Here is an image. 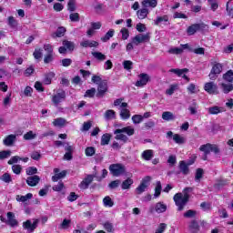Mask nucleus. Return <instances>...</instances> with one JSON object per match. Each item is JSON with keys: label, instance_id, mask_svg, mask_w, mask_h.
Segmentation results:
<instances>
[{"label": "nucleus", "instance_id": "1", "mask_svg": "<svg viewBox=\"0 0 233 233\" xmlns=\"http://www.w3.org/2000/svg\"><path fill=\"white\" fill-rule=\"evenodd\" d=\"M189 192H192V187H185L182 193H177L174 196L173 199L179 212H181L187 206V203H188L190 199Z\"/></svg>", "mask_w": 233, "mask_h": 233}, {"label": "nucleus", "instance_id": "2", "mask_svg": "<svg viewBox=\"0 0 233 233\" xmlns=\"http://www.w3.org/2000/svg\"><path fill=\"white\" fill-rule=\"evenodd\" d=\"M211 71L208 75V77L211 81H216L219 76L223 72V64L218 62L211 63Z\"/></svg>", "mask_w": 233, "mask_h": 233}, {"label": "nucleus", "instance_id": "3", "mask_svg": "<svg viewBox=\"0 0 233 233\" xmlns=\"http://www.w3.org/2000/svg\"><path fill=\"white\" fill-rule=\"evenodd\" d=\"M109 170L116 177H119V176L127 174V167L123 164H112L109 166Z\"/></svg>", "mask_w": 233, "mask_h": 233}, {"label": "nucleus", "instance_id": "4", "mask_svg": "<svg viewBox=\"0 0 233 233\" xmlns=\"http://www.w3.org/2000/svg\"><path fill=\"white\" fill-rule=\"evenodd\" d=\"M199 151L204 152V154H206V156H208V154H210V152H214V154H219V152H220L219 147H218V145L210 144V143H208L206 145H202L199 147Z\"/></svg>", "mask_w": 233, "mask_h": 233}, {"label": "nucleus", "instance_id": "5", "mask_svg": "<svg viewBox=\"0 0 233 233\" xmlns=\"http://www.w3.org/2000/svg\"><path fill=\"white\" fill-rule=\"evenodd\" d=\"M207 28H208V25L205 23L193 24L187 27V33L189 35H194L196 32H203L204 30H207Z\"/></svg>", "mask_w": 233, "mask_h": 233}, {"label": "nucleus", "instance_id": "6", "mask_svg": "<svg viewBox=\"0 0 233 233\" xmlns=\"http://www.w3.org/2000/svg\"><path fill=\"white\" fill-rule=\"evenodd\" d=\"M148 41H150V33L138 34L132 38V43L136 45V46H138L141 43H148Z\"/></svg>", "mask_w": 233, "mask_h": 233}, {"label": "nucleus", "instance_id": "7", "mask_svg": "<svg viewBox=\"0 0 233 233\" xmlns=\"http://www.w3.org/2000/svg\"><path fill=\"white\" fill-rule=\"evenodd\" d=\"M151 179H152V177H150V176L145 177L142 179L140 185L136 188V193L138 195L143 194V192H145L147 190V188H148Z\"/></svg>", "mask_w": 233, "mask_h": 233}, {"label": "nucleus", "instance_id": "8", "mask_svg": "<svg viewBox=\"0 0 233 233\" xmlns=\"http://www.w3.org/2000/svg\"><path fill=\"white\" fill-rule=\"evenodd\" d=\"M204 90L211 96H218L219 94V88L215 82H207L204 86Z\"/></svg>", "mask_w": 233, "mask_h": 233}, {"label": "nucleus", "instance_id": "9", "mask_svg": "<svg viewBox=\"0 0 233 233\" xmlns=\"http://www.w3.org/2000/svg\"><path fill=\"white\" fill-rule=\"evenodd\" d=\"M107 91H108V82H106V80H103L98 84L96 97H103Z\"/></svg>", "mask_w": 233, "mask_h": 233}, {"label": "nucleus", "instance_id": "10", "mask_svg": "<svg viewBox=\"0 0 233 233\" xmlns=\"http://www.w3.org/2000/svg\"><path fill=\"white\" fill-rule=\"evenodd\" d=\"M65 99H66V92H65V90H59L56 95L53 96L52 102L54 105L57 106Z\"/></svg>", "mask_w": 233, "mask_h": 233}, {"label": "nucleus", "instance_id": "11", "mask_svg": "<svg viewBox=\"0 0 233 233\" xmlns=\"http://www.w3.org/2000/svg\"><path fill=\"white\" fill-rule=\"evenodd\" d=\"M37 225H39V219H35L33 223L28 219L23 223L24 228L29 232H34L37 228Z\"/></svg>", "mask_w": 233, "mask_h": 233}, {"label": "nucleus", "instance_id": "12", "mask_svg": "<svg viewBox=\"0 0 233 233\" xmlns=\"http://www.w3.org/2000/svg\"><path fill=\"white\" fill-rule=\"evenodd\" d=\"M92 181H94V176L87 175L79 184V188H81L82 190H86V188L90 187Z\"/></svg>", "mask_w": 233, "mask_h": 233}, {"label": "nucleus", "instance_id": "13", "mask_svg": "<svg viewBox=\"0 0 233 233\" xmlns=\"http://www.w3.org/2000/svg\"><path fill=\"white\" fill-rule=\"evenodd\" d=\"M150 81V76L147 74L142 73L139 75V80L136 82V86H145Z\"/></svg>", "mask_w": 233, "mask_h": 233}, {"label": "nucleus", "instance_id": "14", "mask_svg": "<svg viewBox=\"0 0 233 233\" xmlns=\"http://www.w3.org/2000/svg\"><path fill=\"white\" fill-rule=\"evenodd\" d=\"M40 181L41 177H39L37 175H34L26 178V183L29 187H37Z\"/></svg>", "mask_w": 233, "mask_h": 233}, {"label": "nucleus", "instance_id": "15", "mask_svg": "<svg viewBox=\"0 0 233 233\" xmlns=\"http://www.w3.org/2000/svg\"><path fill=\"white\" fill-rule=\"evenodd\" d=\"M6 225H9V227H17V225H19V222L15 219V215L14 213L7 212Z\"/></svg>", "mask_w": 233, "mask_h": 233}, {"label": "nucleus", "instance_id": "16", "mask_svg": "<svg viewBox=\"0 0 233 233\" xmlns=\"http://www.w3.org/2000/svg\"><path fill=\"white\" fill-rule=\"evenodd\" d=\"M114 134H127L128 136H134L135 130L132 127H126L121 129H116Z\"/></svg>", "mask_w": 233, "mask_h": 233}, {"label": "nucleus", "instance_id": "17", "mask_svg": "<svg viewBox=\"0 0 233 233\" xmlns=\"http://www.w3.org/2000/svg\"><path fill=\"white\" fill-rule=\"evenodd\" d=\"M80 46L83 48H96L99 46V43L97 41H90V40H84L80 43Z\"/></svg>", "mask_w": 233, "mask_h": 233}, {"label": "nucleus", "instance_id": "18", "mask_svg": "<svg viewBox=\"0 0 233 233\" xmlns=\"http://www.w3.org/2000/svg\"><path fill=\"white\" fill-rule=\"evenodd\" d=\"M193 163H194V161L189 162L187 164L185 161H180L179 162L180 172H182V174H184V176H187L188 174V172H190V169H188V167H190V165H192Z\"/></svg>", "mask_w": 233, "mask_h": 233}, {"label": "nucleus", "instance_id": "19", "mask_svg": "<svg viewBox=\"0 0 233 233\" xmlns=\"http://www.w3.org/2000/svg\"><path fill=\"white\" fill-rule=\"evenodd\" d=\"M141 5L144 8H156L157 6V0H143Z\"/></svg>", "mask_w": 233, "mask_h": 233}, {"label": "nucleus", "instance_id": "20", "mask_svg": "<svg viewBox=\"0 0 233 233\" xmlns=\"http://www.w3.org/2000/svg\"><path fill=\"white\" fill-rule=\"evenodd\" d=\"M16 136L15 135H8L3 141L5 147H12L14 143H15Z\"/></svg>", "mask_w": 233, "mask_h": 233}, {"label": "nucleus", "instance_id": "21", "mask_svg": "<svg viewBox=\"0 0 233 233\" xmlns=\"http://www.w3.org/2000/svg\"><path fill=\"white\" fill-rule=\"evenodd\" d=\"M208 112L212 116H217L218 114H221L222 112H225V108L215 106L208 108Z\"/></svg>", "mask_w": 233, "mask_h": 233}, {"label": "nucleus", "instance_id": "22", "mask_svg": "<svg viewBox=\"0 0 233 233\" xmlns=\"http://www.w3.org/2000/svg\"><path fill=\"white\" fill-rule=\"evenodd\" d=\"M142 159H145V161H150L154 157V150L152 149H147L141 154Z\"/></svg>", "mask_w": 233, "mask_h": 233}, {"label": "nucleus", "instance_id": "23", "mask_svg": "<svg viewBox=\"0 0 233 233\" xmlns=\"http://www.w3.org/2000/svg\"><path fill=\"white\" fill-rule=\"evenodd\" d=\"M134 185V180L130 177L124 180L121 184L122 190H130V187Z\"/></svg>", "mask_w": 233, "mask_h": 233}, {"label": "nucleus", "instance_id": "24", "mask_svg": "<svg viewBox=\"0 0 233 233\" xmlns=\"http://www.w3.org/2000/svg\"><path fill=\"white\" fill-rule=\"evenodd\" d=\"M34 195L32 193H27L25 196L16 195V201L19 203H26L29 199H32Z\"/></svg>", "mask_w": 233, "mask_h": 233}, {"label": "nucleus", "instance_id": "25", "mask_svg": "<svg viewBox=\"0 0 233 233\" xmlns=\"http://www.w3.org/2000/svg\"><path fill=\"white\" fill-rule=\"evenodd\" d=\"M219 86L224 94H230L233 90V84L221 83Z\"/></svg>", "mask_w": 233, "mask_h": 233}, {"label": "nucleus", "instance_id": "26", "mask_svg": "<svg viewBox=\"0 0 233 233\" xmlns=\"http://www.w3.org/2000/svg\"><path fill=\"white\" fill-rule=\"evenodd\" d=\"M148 14H149V11L147 7L139 9L137 12V15L138 19H147Z\"/></svg>", "mask_w": 233, "mask_h": 233}, {"label": "nucleus", "instance_id": "27", "mask_svg": "<svg viewBox=\"0 0 233 233\" xmlns=\"http://www.w3.org/2000/svg\"><path fill=\"white\" fill-rule=\"evenodd\" d=\"M155 210L157 214H163V212H167V205L162 202H158L155 206Z\"/></svg>", "mask_w": 233, "mask_h": 233}, {"label": "nucleus", "instance_id": "28", "mask_svg": "<svg viewBox=\"0 0 233 233\" xmlns=\"http://www.w3.org/2000/svg\"><path fill=\"white\" fill-rule=\"evenodd\" d=\"M162 119H164V121H174V119H176V116L172 112L165 111L162 113Z\"/></svg>", "mask_w": 233, "mask_h": 233}, {"label": "nucleus", "instance_id": "29", "mask_svg": "<svg viewBox=\"0 0 233 233\" xmlns=\"http://www.w3.org/2000/svg\"><path fill=\"white\" fill-rule=\"evenodd\" d=\"M62 45L66 48V50H68L69 52H74L75 48H76V44H74V42L72 41H68V40H64L62 42Z\"/></svg>", "mask_w": 233, "mask_h": 233}, {"label": "nucleus", "instance_id": "30", "mask_svg": "<svg viewBox=\"0 0 233 233\" xmlns=\"http://www.w3.org/2000/svg\"><path fill=\"white\" fill-rule=\"evenodd\" d=\"M222 78L224 79V81H227V83H233V70L230 69L228 72H226Z\"/></svg>", "mask_w": 233, "mask_h": 233}, {"label": "nucleus", "instance_id": "31", "mask_svg": "<svg viewBox=\"0 0 233 233\" xmlns=\"http://www.w3.org/2000/svg\"><path fill=\"white\" fill-rule=\"evenodd\" d=\"M188 227L192 233L199 232V224L197 220H191Z\"/></svg>", "mask_w": 233, "mask_h": 233}, {"label": "nucleus", "instance_id": "32", "mask_svg": "<svg viewBox=\"0 0 233 233\" xmlns=\"http://www.w3.org/2000/svg\"><path fill=\"white\" fill-rule=\"evenodd\" d=\"M123 101H125V98L116 99L114 101V106H120V108H127L128 107V104L126 103V102H123Z\"/></svg>", "mask_w": 233, "mask_h": 233}, {"label": "nucleus", "instance_id": "33", "mask_svg": "<svg viewBox=\"0 0 233 233\" xmlns=\"http://www.w3.org/2000/svg\"><path fill=\"white\" fill-rule=\"evenodd\" d=\"M120 117L121 119H130V110H128L127 107H122L120 110Z\"/></svg>", "mask_w": 233, "mask_h": 233}, {"label": "nucleus", "instance_id": "34", "mask_svg": "<svg viewBox=\"0 0 233 233\" xmlns=\"http://www.w3.org/2000/svg\"><path fill=\"white\" fill-rule=\"evenodd\" d=\"M104 117L106 119V121H110V119H116V111L112 109L106 110L104 114Z\"/></svg>", "mask_w": 233, "mask_h": 233}, {"label": "nucleus", "instance_id": "35", "mask_svg": "<svg viewBox=\"0 0 233 233\" xmlns=\"http://www.w3.org/2000/svg\"><path fill=\"white\" fill-rule=\"evenodd\" d=\"M112 136H110V134L106 133L101 137V145L102 147H105L106 145H108V143H110V139H111Z\"/></svg>", "mask_w": 233, "mask_h": 233}, {"label": "nucleus", "instance_id": "36", "mask_svg": "<svg viewBox=\"0 0 233 233\" xmlns=\"http://www.w3.org/2000/svg\"><path fill=\"white\" fill-rule=\"evenodd\" d=\"M198 103L193 100L192 104L189 106L188 110L191 116H196L198 114Z\"/></svg>", "mask_w": 233, "mask_h": 233}, {"label": "nucleus", "instance_id": "37", "mask_svg": "<svg viewBox=\"0 0 233 233\" xmlns=\"http://www.w3.org/2000/svg\"><path fill=\"white\" fill-rule=\"evenodd\" d=\"M161 23H168V15L158 16L155 20V25L157 26H159V25H161Z\"/></svg>", "mask_w": 233, "mask_h": 233}, {"label": "nucleus", "instance_id": "38", "mask_svg": "<svg viewBox=\"0 0 233 233\" xmlns=\"http://www.w3.org/2000/svg\"><path fill=\"white\" fill-rule=\"evenodd\" d=\"M66 29L65 27H58L56 32L52 35V37H63Z\"/></svg>", "mask_w": 233, "mask_h": 233}, {"label": "nucleus", "instance_id": "39", "mask_svg": "<svg viewBox=\"0 0 233 233\" xmlns=\"http://www.w3.org/2000/svg\"><path fill=\"white\" fill-rule=\"evenodd\" d=\"M116 136L115 137V139L118 140V141H122L123 143H127V141H128V137H127V135L123 134V133H114Z\"/></svg>", "mask_w": 233, "mask_h": 233}, {"label": "nucleus", "instance_id": "40", "mask_svg": "<svg viewBox=\"0 0 233 233\" xmlns=\"http://www.w3.org/2000/svg\"><path fill=\"white\" fill-rule=\"evenodd\" d=\"M92 56L98 61H105V59H106V56L103 55L101 52H92Z\"/></svg>", "mask_w": 233, "mask_h": 233}, {"label": "nucleus", "instance_id": "41", "mask_svg": "<svg viewBox=\"0 0 233 233\" xmlns=\"http://www.w3.org/2000/svg\"><path fill=\"white\" fill-rule=\"evenodd\" d=\"M116 31H114V29H110L104 37L101 38V41H103V43H106V41H109V39L111 37H114V34Z\"/></svg>", "mask_w": 233, "mask_h": 233}, {"label": "nucleus", "instance_id": "42", "mask_svg": "<svg viewBox=\"0 0 233 233\" xmlns=\"http://www.w3.org/2000/svg\"><path fill=\"white\" fill-rule=\"evenodd\" d=\"M169 72H172V74H176L177 76H178V77H181V76L188 72V69H170Z\"/></svg>", "mask_w": 233, "mask_h": 233}, {"label": "nucleus", "instance_id": "43", "mask_svg": "<svg viewBox=\"0 0 233 233\" xmlns=\"http://www.w3.org/2000/svg\"><path fill=\"white\" fill-rule=\"evenodd\" d=\"M173 140L177 145H183V143H185V137H181L179 134H175L173 136Z\"/></svg>", "mask_w": 233, "mask_h": 233}, {"label": "nucleus", "instance_id": "44", "mask_svg": "<svg viewBox=\"0 0 233 233\" xmlns=\"http://www.w3.org/2000/svg\"><path fill=\"white\" fill-rule=\"evenodd\" d=\"M66 177V171H62L58 174H56L52 177V181L56 182L58 179H63Z\"/></svg>", "mask_w": 233, "mask_h": 233}, {"label": "nucleus", "instance_id": "45", "mask_svg": "<svg viewBox=\"0 0 233 233\" xmlns=\"http://www.w3.org/2000/svg\"><path fill=\"white\" fill-rule=\"evenodd\" d=\"M71 223H72L71 219L65 218L62 221V223L60 224V228H63L64 230H66V229L70 228Z\"/></svg>", "mask_w": 233, "mask_h": 233}, {"label": "nucleus", "instance_id": "46", "mask_svg": "<svg viewBox=\"0 0 233 233\" xmlns=\"http://www.w3.org/2000/svg\"><path fill=\"white\" fill-rule=\"evenodd\" d=\"M35 137H37V135L34 134L33 131H28L27 133H25L24 135V139H25V141H30L32 139H35Z\"/></svg>", "mask_w": 233, "mask_h": 233}, {"label": "nucleus", "instance_id": "47", "mask_svg": "<svg viewBox=\"0 0 233 233\" xmlns=\"http://www.w3.org/2000/svg\"><path fill=\"white\" fill-rule=\"evenodd\" d=\"M208 5H210V8L213 12H216L218 8H219V5L217 0H208Z\"/></svg>", "mask_w": 233, "mask_h": 233}, {"label": "nucleus", "instance_id": "48", "mask_svg": "<svg viewBox=\"0 0 233 233\" xmlns=\"http://www.w3.org/2000/svg\"><path fill=\"white\" fill-rule=\"evenodd\" d=\"M65 123H66V120L65 118H56L54 120L53 125L55 127H65Z\"/></svg>", "mask_w": 233, "mask_h": 233}, {"label": "nucleus", "instance_id": "49", "mask_svg": "<svg viewBox=\"0 0 233 233\" xmlns=\"http://www.w3.org/2000/svg\"><path fill=\"white\" fill-rule=\"evenodd\" d=\"M161 188H162L161 182L157 181V186L155 187V194H154L155 198H159V196H161Z\"/></svg>", "mask_w": 233, "mask_h": 233}, {"label": "nucleus", "instance_id": "50", "mask_svg": "<svg viewBox=\"0 0 233 233\" xmlns=\"http://www.w3.org/2000/svg\"><path fill=\"white\" fill-rule=\"evenodd\" d=\"M1 181H4V183H12V176L8 173H5L1 177Z\"/></svg>", "mask_w": 233, "mask_h": 233}, {"label": "nucleus", "instance_id": "51", "mask_svg": "<svg viewBox=\"0 0 233 233\" xmlns=\"http://www.w3.org/2000/svg\"><path fill=\"white\" fill-rule=\"evenodd\" d=\"M198 215V211H196V210H194V209H189V210H187V211H186L185 213H184V218H194L195 216H197Z\"/></svg>", "mask_w": 233, "mask_h": 233}, {"label": "nucleus", "instance_id": "52", "mask_svg": "<svg viewBox=\"0 0 233 233\" xmlns=\"http://www.w3.org/2000/svg\"><path fill=\"white\" fill-rule=\"evenodd\" d=\"M132 121L135 125H139V123L143 122V116L141 115H134L132 116Z\"/></svg>", "mask_w": 233, "mask_h": 233}, {"label": "nucleus", "instance_id": "53", "mask_svg": "<svg viewBox=\"0 0 233 233\" xmlns=\"http://www.w3.org/2000/svg\"><path fill=\"white\" fill-rule=\"evenodd\" d=\"M94 154H96V147H88L86 148V156H87V157H92Z\"/></svg>", "mask_w": 233, "mask_h": 233}, {"label": "nucleus", "instance_id": "54", "mask_svg": "<svg viewBox=\"0 0 233 233\" xmlns=\"http://www.w3.org/2000/svg\"><path fill=\"white\" fill-rule=\"evenodd\" d=\"M8 25L11 28H17V21L14 16H9L8 17Z\"/></svg>", "mask_w": 233, "mask_h": 233}, {"label": "nucleus", "instance_id": "55", "mask_svg": "<svg viewBox=\"0 0 233 233\" xmlns=\"http://www.w3.org/2000/svg\"><path fill=\"white\" fill-rule=\"evenodd\" d=\"M10 156H12V151L10 150H4L0 152V159H7Z\"/></svg>", "mask_w": 233, "mask_h": 233}, {"label": "nucleus", "instance_id": "56", "mask_svg": "<svg viewBox=\"0 0 233 233\" xmlns=\"http://www.w3.org/2000/svg\"><path fill=\"white\" fill-rule=\"evenodd\" d=\"M67 10H69V12H76V0H69L67 3Z\"/></svg>", "mask_w": 233, "mask_h": 233}, {"label": "nucleus", "instance_id": "57", "mask_svg": "<svg viewBox=\"0 0 233 233\" xmlns=\"http://www.w3.org/2000/svg\"><path fill=\"white\" fill-rule=\"evenodd\" d=\"M104 228L106 232L112 233L114 232V225L110 222L104 223Z\"/></svg>", "mask_w": 233, "mask_h": 233}, {"label": "nucleus", "instance_id": "58", "mask_svg": "<svg viewBox=\"0 0 233 233\" xmlns=\"http://www.w3.org/2000/svg\"><path fill=\"white\" fill-rule=\"evenodd\" d=\"M204 171L202 168H198L196 175H195V180L201 181V178L203 177Z\"/></svg>", "mask_w": 233, "mask_h": 233}, {"label": "nucleus", "instance_id": "59", "mask_svg": "<svg viewBox=\"0 0 233 233\" xmlns=\"http://www.w3.org/2000/svg\"><path fill=\"white\" fill-rule=\"evenodd\" d=\"M103 203L105 207H114V201H112V198H110V197H106L103 199Z\"/></svg>", "mask_w": 233, "mask_h": 233}, {"label": "nucleus", "instance_id": "60", "mask_svg": "<svg viewBox=\"0 0 233 233\" xmlns=\"http://www.w3.org/2000/svg\"><path fill=\"white\" fill-rule=\"evenodd\" d=\"M27 176H34V174H37V167H30L25 169Z\"/></svg>", "mask_w": 233, "mask_h": 233}, {"label": "nucleus", "instance_id": "61", "mask_svg": "<svg viewBox=\"0 0 233 233\" xmlns=\"http://www.w3.org/2000/svg\"><path fill=\"white\" fill-rule=\"evenodd\" d=\"M52 77H54V73H49L46 75L44 79L45 85H50V83H52Z\"/></svg>", "mask_w": 233, "mask_h": 233}, {"label": "nucleus", "instance_id": "62", "mask_svg": "<svg viewBox=\"0 0 233 233\" xmlns=\"http://www.w3.org/2000/svg\"><path fill=\"white\" fill-rule=\"evenodd\" d=\"M69 19L70 21H72L73 23H78L79 21V13H72L69 15Z\"/></svg>", "mask_w": 233, "mask_h": 233}, {"label": "nucleus", "instance_id": "63", "mask_svg": "<svg viewBox=\"0 0 233 233\" xmlns=\"http://www.w3.org/2000/svg\"><path fill=\"white\" fill-rule=\"evenodd\" d=\"M169 54H175V55H179L183 54V48L181 47H174L168 50Z\"/></svg>", "mask_w": 233, "mask_h": 233}, {"label": "nucleus", "instance_id": "64", "mask_svg": "<svg viewBox=\"0 0 233 233\" xmlns=\"http://www.w3.org/2000/svg\"><path fill=\"white\" fill-rule=\"evenodd\" d=\"M133 65H134V63H132V61H130V60H125L123 62V66H124L125 70H132Z\"/></svg>", "mask_w": 233, "mask_h": 233}]
</instances>
